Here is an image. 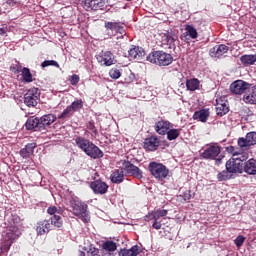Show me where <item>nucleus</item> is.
I'll return each instance as SVG.
<instances>
[{"label":"nucleus","instance_id":"f257e3e1","mask_svg":"<svg viewBox=\"0 0 256 256\" xmlns=\"http://www.w3.org/2000/svg\"><path fill=\"white\" fill-rule=\"evenodd\" d=\"M70 207L73 214L81 219L83 223H89L91 217L89 216V211H87V204L81 202L79 198H72L70 200Z\"/></svg>","mask_w":256,"mask_h":256},{"label":"nucleus","instance_id":"f03ea898","mask_svg":"<svg viewBox=\"0 0 256 256\" xmlns=\"http://www.w3.org/2000/svg\"><path fill=\"white\" fill-rule=\"evenodd\" d=\"M146 61L159 67H167L173 63V56L167 52L153 51L146 57Z\"/></svg>","mask_w":256,"mask_h":256},{"label":"nucleus","instance_id":"7ed1b4c3","mask_svg":"<svg viewBox=\"0 0 256 256\" xmlns=\"http://www.w3.org/2000/svg\"><path fill=\"white\" fill-rule=\"evenodd\" d=\"M148 170L156 181H165V179H169V168L162 163L150 162L148 165Z\"/></svg>","mask_w":256,"mask_h":256},{"label":"nucleus","instance_id":"20e7f679","mask_svg":"<svg viewBox=\"0 0 256 256\" xmlns=\"http://www.w3.org/2000/svg\"><path fill=\"white\" fill-rule=\"evenodd\" d=\"M21 237V231L16 226H12L3 234L4 239V247L5 249H10L11 245L16 241V239H19Z\"/></svg>","mask_w":256,"mask_h":256},{"label":"nucleus","instance_id":"39448f33","mask_svg":"<svg viewBox=\"0 0 256 256\" xmlns=\"http://www.w3.org/2000/svg\"><path fill=\"white\" fill-rule=\"evenodd\" d=\"M41 90L39 88H30L24 95V103L27 107H35L39 103Z\"/></svg>","mask_w":256,"mask_h":256},{"label":"nucleus","instance_id":"423d86ee","mask_svg":"<svg viewBox=\"0 0 256 256\" xmlns=\"http://www.w3.org/2000/svg\"><path fill=\"white\" fill-rule=\"evenodd\" d=\"M48 215H51L50 217V225L53 227H57L58 229L63 227V217H61V210H58L57 207L52 206L47 209Z\"/></svg>","mask_w":256,"mask_h":256},{"label":"nucleus","instance_id":"0eeeda50","mask_svg":"<svg viewBox=\"0 0 256 256\" xmlns=\"http://www.w3.org/2000/svg\"><path fill=\"white\" fill-rule=\"evenodd\" d=\"M83 109V100L77 99L67 106L66 109L60 114L59 119H67V117H73L74 113H77Z\"/></svg>","mask_w":256,"mask_h":256},{"label":"nucleus","instance_id":"6e6552de","mask_svg":"<svg viewBox=\"0 0 256 256\" xmlns=\"http://www.w3.org/2000/svg\"><path fill=\"white\" fill-rule=\"evenodd\" d=\"M256 145V132H248L245 137L238 138V147L240 149H249Z\"/></svg>","mask_w":256,"mask_h":256},{"label":"nucleus","instance_id":"1a4fd4ad","mask_svg":"<svg viewBox=\"0 0 256 256\" xmlns=\"http://www.w3.org/2000/svg\"><path fill=\"white\" fill-rule=\"evenodd\" d=\"M96 59L100 65H105L106 67H111V65H115V63H117V60H115V55H113L111 51H102V53H100Z\"/></svg>","mask_w":256,"mask_h":256},{"label":"nucleus","instance_id":"9d476101","mask_svg":"<svg viewBox=\"0 0 256 256\" xmlns=\"http://www.w3.org/2000/svg\"><path fill=\"white\" fill-rule=\"evenodd\" d=\"M124 170L126 171L127 175H130V177H135V179H142L143 178V171L139 169V167L133 165V163L129 161L123 162Z\"/></svg>","mask_w":256,"mask_h":256},{"label":"nucleus","instance_id":"9b49d317","mask_svg":"<svg viewBox=\"0 0 256 256\" xmlns=\"http://www.w3.org/2000/svg\"><path fill=\"white\" fill-rule=\"evenodd\" d=\"M249 87H251V84L243 80H236L230 85V91L234 93V95H243Z\"/></svg>","mask_w":256,"mask_h":256},{"label":"nucleus","instance_id":"f8f14e48","mask_svg":"<svg viewBox=\"0 0 256 256\" xmlns=\"http://www.w3.org/2000/svg\"><path fill=\"white\" fill-rule=\"evenodd\" d=\"M86 11H105V0H84Z\"/></svg>","mask_w":256,"mask_h":256},{"label":"nucleus","instance_id":"ddd939ff","mask_svg":"<svg viewBox=\"0 0 256 256\" xmlns=\"http://www.w3.org/2000/svg\"><path fill=\"white\" fill-rule=\"evenodd\" d=\"M226 169L229 173H243V163H240L236 157H232L226 162Z\"/></svg>","mask_w":256,"mask_h":256},{"label":"nucleus","instance_id":"4468645a","mask_svg":"<svg viewBox=\"0 0 256 256\" xmlns=\"http://www.w3.org/2000/svg\"><path fill=\"white\" fill-rule=\"evenodd\" d=\"M221 153V147L218 145H211L208 146L203 153L201 154V157L203 159H217Z\"/></svg>","mask_w":256,"mask_h":256},{"label":"nucleus","instance_id":"2eb2a0df","mask_svg":"<svg viewBox=\"0 0 256 256\" xmlns=\"http://www.w3.org/2000/svg\"><path fill=\"white\" fill-rule=\"evenodd\" d=\"M90 188L96 195H105L109 189V185L101 180H96L91 182Z\"/></svg>","mask_w":256,"mask_h":256},{"label":"nucleus","instance_id":"dca6fc26","mask_svg":"<svg viewBox=\"0 0 256 256\" xmlns=\"http://www.w3.org/2000/svg\"><path fill=\"white\" fill-rule=\"evenodd\" d=\"M84 153L91 159H101L103 157V151L97 147L93 142L88 144Z\"/></svg>","mask_w":256,"mask_h":256},{"label":"nucleus","instance_id":"f3484780","mask_svg":"<svg viewBox=\"0 0 256 256\" xmlns=\"http://www.w3.org/2000/svg\"><path fill=\"white\" fill-rule=\"evenodd\" d=\"M84 153L91 159H101L103 157V151L97 147L93 142L88 144Z\"/></svg>","mask_w":256,"mask_h":256},{"label":"nucleus","instance_id":"a211bd4d","mask_svg":"<svg viewBox=\"0 0 256 256\" xmlns=\"http://www.w3.org/2000/svg\"><path fill=\"white\" fill-rule=\"evenodd\" d=\"M184 31L185 32L181 36L182 41H189V39H197V37H199L197 28L191 24H186Z\"/></svg>","mask_w":256,"mask_h":256},{"label":"nucleus","instance_id":"6ab92c4d","mask_svg":"<svg viewBox=\"0 0 256 256\" xmlns=\"http://www.w3.org/2000/svg\"><path fill=\"white\" fill-rule=\"evenodd\" d=\"M170 129H173V124L167 120H160L155 124V131L158 135H167Z\"/></svg>","mask_w":256,"mask_h":256},{"label":"nucleus","instance_id":"aec40b11","mask_svg":"<svg viewBox=\"0 0 256 256\" xmlns=\"http://www.w3.org/2000/svg\"><path fill=\"white\" fill-rule=\"evenodd\" d=\"M179 37L174 32H167L162 36V43L169 45L170 49H175Z\"/></svg>","mask_w":256,"mask_h":256},{"label":"nucleus","instance_id":"412c9836","mask_svg":"<svg viewBox=\"0 0 256 256\" xmlns=\"http://www.w3.org/2000/svg\"><path fill=\"white\" fill-rule=\"evenodd\" d=\"M52 229V224L49 220L39 221L36 225L37 235H47Z\"/></svg>","mask_w":256,"mask_h":256},{"label":"nucleus","instance_id":"4be33fe9","mask_svg":"<svg viewBox=\"0 0 256 256\" xmlns=\"http://www.w3.org/2000/svg\"><path fill=\"white\" fill-rule=\"evenodd\" d=\"M128 55L130 59H136V61H142L145 57V50L142 47L134 46L129 49Z\"/></svg>","mask_w":256,"mask_h":256},{"label":"nucleus","instance_id":"5701e85b","mask_svg":"<svg viewBox=\"0 0 256 256\" xmlns=\"http://www.w3.org/2000/svg\"><path fill=\"white\" fill-rule=\"evenodd\" d=\"M216 113L217 115H220V117L229 113L227 101H224L222 97L216 98Z\"/></svg>","mask_w":256,"mask_h":256},{"label":"nucleus","instance_id":"b1692460","mask_svg":"<svg viewBox=\"0 0 256 256\" xmlns=\"http://www.w3.org/2000/svg\"><path fill=\"white\" fill-rule=\"evenodd\" d=\"M27 131H42L39 118L32 116L25 123Z\"/></svg>","mask_w":256,"mask_h":256},{"label":"nucleus","instance_id":"393cba45","mask_svg":"<svg viewBox=\"0 0 256 256\" xmlns=\"http://www.w3.org/2000/svg\"><path fill=\"white\" fill-rule=\"evenodd\" d=\"M229 47L225 44H219L210 49V55L214 58L222 57L225 53H228Z\"/></svg>","mask_w":256,"mask_h":256},{"label":"nucleus","instance_id":"a878e982","mask_svg":"<svg viewBox=\"0 0 256 256\" xmlns=\"http://www.w3.org/2000/svg\"><path fill=\"white\" fill-rule=\"evenodd\" d=\"M168 211L163 209H158L155 211L150 212L148 215L145 216V221H161V217H166Z\"/></svg>","mask_w":256,"mask_h":256},{"label":"nucleus","instance_id":"bb28decb","mask_svg":"<svg viewBox=\"0 0 256 256\" xmlns=\"http://www.w3.org/2000/svg\"><path fill=\"white\" fill-rule=\"evenodd\" d=\"M210 115H211V112H209V109H201L194 112L193 120L200 121L201 123H207V120L209 119Z\"/></svg>","mask_w":256,"mask_h":256},{"label":"nucleus","instance_id":"cd10ccee","mask_svg":"<svg viewBox=\"0 0 256 256\" xmlns=\"http://www.w3.org/2000/svg\"><path fill=\"white\" fill-rule=\"evenodd\" d=\"M39 120L41 130L43 131L45 127H49V125H53V123L57 121V116H55V114H45Z\"/></svg>","mask_w":256,"mask_h":256},{"label":"nucleus","instance_id":"c85d7f7f","mask_svg":"<svg viewBox=\"0 0 256 256\" xmlns=\"http://www.w3.org/2000/svg\"><path fill=\"white\" fill-rule=\"evenodd\" d=\"M243 101L248 105H256V85L252 86L250 90L244 94Z\"/></svg>","mask_w":256,"mask_h":256},{"label":"nucleus","instance_id":"c756f323","mask_svg":"<svg viewBox=\"0 0 256 256\" xmlns=\"http://www.w3.org/2000/svg\"><path fill=\"white\" fill-rule=\"evenodd\" d=\"M35 147H37V144H35V143L27 144L24 148H22L20 150V156L23 159H29V157H31V155H33V153L35 151Z\"/></svg>","mask_w":256,"mask_h":256},{"label":"nucleus","instance_id":"7c9ffc66","mask_svg":"<svg viewBox=\"0 0 256 256\" xmlns=\"http://www.w3.org/2000/svg\"><path fill=\"white\" fill-rule=\"evenodd\" d=\"M110 179L112 183L119 185V183H123L125 180V172H123L121 169L114 170L110 175Z\"/></svg>","mask_w":256,"mask_h":256},{"label":"nucleus","instance_id":"2f4dec72","mask_svg":"<svg viewBox=\"0 0 256 256\" xmlns=\"http://www.w3.org/2000/svg\"><path fill=\"white\" fill-rule=\"evenodd\" d=\"M159 147V139L157 137H150L144 141V149L147 151H156Z\"/></svg>","mask_w":256,"mask_h":256},{"label":"nucleus","instance_id":"473e14b6","mask_svg":"<svg viewBox=\"0 0 256 256\" xmlns=\"http://www.w3.org/2000/svg\"><path fill=\"white\" fill-rule=\"evenodd\" d=\"M243 170L248 175H256V160L252 158L246 161Z\"/></svg>","mask_w":256,"mask_h":256},{"label":"nucleus","instance_id":"72a5a7b5","mask_svg":"<svg viewBox=\"0 0 256 256\" xmlns=\"http://www.w3.org/2000/svg\"><path fill=\"white\" fill-rule=\"evenodd\" d=\"M240 61L244 67H250V65H255L256 54H244L240 57Z\"/></svg>","mask_w":256,"mask_h":256},{"label":"nucleus","instance_id":"f704fd0d","mask_svg":"<svg viewBox=\"0 0 256 256\" xmlns=\"http://www.w3.org/2000/svg\"><path fill=\"white\" fill-rule=\"evenodd\" d=\"M141 253L138 245L132 246L130 249H123L120 251V256H137Z\"/></svg>","mask_w":256,"mask_h":256},{"label":"nucleus","instance_id":"c9c22d12","mask_svg":"<svg viewBox=\"0 0 256 256\" xmlns=\"http://www.w3.org/2000/svg\"><path fill=\"white\" fill-rule=\"evenodd\" d=\"M201 85V82L197 78H191L186 81V88L188 91H197Z\"/></svg>","mask_w":256,"mask_h":256},{"label":"nucleus","instance_id":"e433bc0d","mask_svg":"<svg viewBox=\"0 0 256 256\" xmlns=\"http://www.w3.org/2000/svg\"><path fill=\"white\" fill-rule=\"evenodd\" d=\"M75 143L81 151L85 152L87 147H89L91 141L89 139L83 138V137H76Z\"/></svg>","mask_w":256,"mask_h":256},{"label":"nucleus","instance_id":"4c0bfd02","mask_svg":"<svg viewBox=\"0 0 256 256\" xmlns=\"http://www.w3.org/2000/svg\"><path fill=\"white\" fill-rule=\"evenodd\" d=\"M21 73L22 79L25 83H33V74H31V70H29V68L24 67Z\"/></svg>","mask_w":256,"mask_h":256},{"label":"nucleus","instance_id":"58836bf2","mask_svg":"<svg viewBox=\"0 0 256 256\" xmlns=\"http://www.w3.org/2000/svg\"><path fill=\"white\" fill-rule=\"evenodd\" d=\"M168 141H175L179 135H181V129L170 128L168 132H166Z\"/></svg>","mask_w":256,"mask_h":256},{"label":"nucleus","instance_id":"ea45409f","mask_svg":"<svg viewBox=\"0 0 256 256\" xmlns=\"http://www.w3.org/2000/svg\"><path fill=\"white\" fill-rule=\"evenodd\" d=\"M105 28L110 29V31H116V32H119L121 29H123L121 27V24H119L118 22H106Z\"/></svg>","mask_w":256,"mask_h":256},{"label":"nucleus","instance_id":"a19ab883","mask_svg":"<svg viewBox=\"0 0 256 256\" xmlns=\"http://www.w3.org/2000/svg\"><path fill=\"white\" fill-rule=\"evenodd\" d=\"M230 173L231 172H229L227 169H226V171L224 170V171L218 173V175H217L218 181H227V180L231 179Z\"/></svg>","mask_w":256,"mask_h":256},{"label":"nucleus","instance_id":"79ce46f5","mask_svg":"<svg viewBox=\"0 0 256 256\" xmlns=\"http://www.w3.org/2000/svg\"><path fill=\"white\" fill-rule=\"evenodd\" d=\"M105 251H117V244L113 241H107L103 244Z\"/></svg>","mask_w":256,"mask_h":256},{"label":"nucleus","instance_id":"37998d69","mask_svg":"<svg viewBox=\"0 0 256 256\" xmlns=\"http://www.w3.org/2000/svg\"><path fill=\"white\" fill-rule=\"evenodd\" d=\"M109 76L111 77V79H119V77H121V71L117 68H112L109 71Z\"/></svg>","mask_w":256,"mask_h":256},{"label":"nucleus","instance_id":"c03bdc74","mask_svg":"<svg viewBox=\"0 0 256 256\" xmlns=\"http://www.w3.org/2000/svg\"><path fill=\"white\" fill-rule=\"evenodd\" d=\"M49 66L59 67V63L57 61H55V60H45L42 63V67H49Z\"/></svg>","mask_w":256,"mask_h":256},{"label":"nucleus","instance_id":"a18cd8bd","mask_svg":"<svg viewBox=\"0 0 256 256\" xmlns=\"http://www.w3.org/2000/svg\"><path fill=\"white\" fill-rule=\"evenodd\" d=\"M234 243L236 247H242L243 243H245V237L243 235L237 236V238L234 240Z\"/></svg>","mask_w":256,"mask_h":256},{"label":"nucleus","instance_id":"49530a36","mask_svg":"<svg viewBox=\"0 0 256 256\" xmlns=\"http://www.w3.org/2000/svg\"><path fill=\"white\" fill-rule=\"evenodd\" d=\"M226 150L228 151V153L232 154V157H239V151L235 147L230 146L227 147Z\"/></svg>","mask_w":256,"mask_h":256},{"label":"nucleus","instance_id":"de8ad7c7","mask_svg":"<svg viewBox=\"0 0 256 256\" xmlns=\"http://www.w3.org/2000/svg\"><path fill=\"white\" fill-rule=\"evenodd\" d=\"M180 197L184 200V201H190L192 195H191V190H187L185 192H183L182 195H180Z\"/></svg>","mask_w":256,"mask_h":256},{"label":"nucleus","instance_id":"09e8293b","mask_svg":"<svg viewBox=\"0 0 256 256\" xmlns=\"http://www.w3.org/2000/svg\"><path fill=\"white\" fill-rule=\"evenodd\" d=\"M79 81H80L79 75L73 74L70 78V85H77Z\"/></svg>","mask_w":256,"mask_h":256},{"label":"nucleus","instance_id":"8fccbe9b","mask_svg":"<svg viewBox=\"0 0 256 256\" xmlns=\"http://www.w3.org/2000/svg\"><path fill=\"white\" fill-rule=\"evenodd\" d=\"M88 256H99V249L95 247H91L89 251L87 252Z\"/></svg>","mask_w":256,"mask_h":256},{"label":"nucleus","instance_id":"3c124183","mask_svg":"<svg viewBox=\"0 0 256 256\" xmlns=\"http://www.w3.org/2000/svg\"><path fill=\"white\" fill-rule=\"evenodd\" d=\"M235 158L238 159V161H240V163H243V161H246L247 155L239 152V155L235 156Z\"/></svg>","mask_w":256,"mask_h":256},{"label":"nucleus","instance_id":"603ef678","mask_svg":"<svg viewBox=\"0 0 256 256\" xmlns=\"http://www.w3.org/2000/svg\"><path fill=\"white\" fill-rule=\"evenodd\" d=\"M153 229L159 230L162 227L161 220H154L152 224Z\"/></svg>","mask_w":256,"mask_h":256},{"label":"nucleus","instance_id":"864d4df0","mask_svg":"<svg viewBox=\"0 0 256 256\" xmlns=\"http://www.w3.org/2000/svg\"><path fill=\"white\" fill-rule=\"evenodd\" d=\"M0 35H5V29L0 28Z\"/></svg>","mask_w":256,"mask_h":256},{"label":"nucleus","instance_id":"5fc2aeb1","mask_svg":"<svg viewBox=\"0 0 256 256\" xmlns=\"http://www.w3.org/2000/svg\"><path fill=\"white\" fill-rule=\"evenodd\" d=\"M79 256H85V252L80 251V252H79Z\"/></svg>","mask_w":256,"mask_h":256},{"label":"nucleus","instance_id":"6e6d98bb","mask_svg":"<svg viewBox=\"0 0 256 256\" xmlns=\"http://www.w3.org/2000/svg\"><path fill=\"white\" fill-rule=\"evenodd\" d=\"M0 221H3V216L1 215V212H0Z\"/></svg>","mask_w":256,"mask_h":256},{"label":"nucleus","instance_id":"4d7b16f0","mask_svg":"<svg viewBox=\"0 0 256 256\" xmlns=\"http://www.w3.org/2000/svg\"><path fill=\"white\" fill-rule=\"evenodd\" d=\"M20 69H21V67H18V68H17V70H16V71H17V73H19V70H20Z\"/></svg>","mask_w":256,"mask_h":256}]
</instances>
